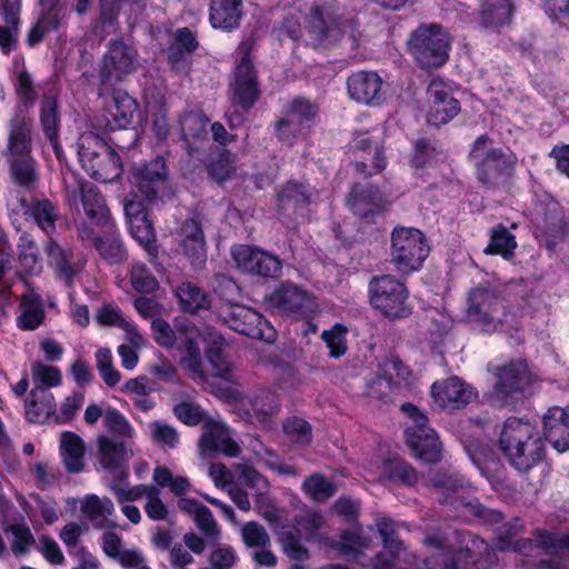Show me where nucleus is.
Instances as JSON below:
<instances>
[{
    "label": "nucleus",
    "instance_id": "1",
    "mask_svg": "<svg viewBox=\"0 0 569 569\" xmlns=\"http://www.w3.org/2000/svg\"><path fill=\"white\" fill-rule=\"evenodd\" d=\"M8 126V144L2 154L9 164L11 179L26 190H34L39 183V172L31 154L32 120L22 112H16Z\"/></svg>",
    "mask_w": 569,
    "mask_h": 569
},
{
    "label": "nucleus",
    "instance_id": "2",
    "mask_svg": "<svg viewBox=\"0 0 569 569\" xmlns=\"http://www.w3.org/2000/svg\"><path fill=\"white\" fill-rule=\"evenodd\" d=\"M499 446L509 463L520 472H528L545 458V442L529 422L511 417L502 427Z\"/></svg>",
    "mask_w": 569,
    "mask_h": 569
},
{
    "label": "nucleus",
    "instance_id": "3",
    "mask_svg": "<svg viewBox=\"0 0 569 569\" xmlns=\"http://www.w3.org/2000/svg\"><path fill=\"white\" fill-rule=\"evenodd\" d=\"M452 535L465 546L459 549L452 548L445 533H432L425 538L427 546L442 551V569H466L469 563L486 568L497 561L495 551L483 539L458 531H452Z\"/></svg>",
    "mask_w": 569,
    "mask_h": 569
},
{
    "label": "nucleus",
    "instance_id": "4",
    "mask_svg": "<svg viewBox=\"0 0 569 569\" xmlns=\"http://www.w3.org/2000/svg\"><path fill=\"white\" fill-rule=\"evenodd\" d=\"M490 138L481 134L472 143L469 158L475 163L478 181L486 188L505 186L513 176L517 157L512 152L491 148Z\"/></svg>",
    "mask_w": 569,
    "mask_h": 569
},
{
    "label": "nucleus",
    "instance_id": "5",
    "mask_svg": "<svg viewBox=\"0 0 569 569\" xmlns=\"http://www.w3.org/2000/svg\"><path fill=\"white\" fill-rule=\"evenodd\" d=\"M466 317L481 331L503 330L513 322V313L506 311L497 287L472 288L467 298Z\"/></svg>",
    "mask_w": 569,
    "mask_h": 569
},
{
    "label": "nucleus",
    "instance_id": "6",
    "mask_svg": "<svg viewBox=\"0 0 569 569\" xmlns=\"http://www.w3.org/2000/svg\"><path fill=\"white\" fill-rule=\"evenodd\" d=\"M131 176L136 191H133V198L124 203L129 223L130 220L138 217L146 218L144 203H152L163 191L168 179L166 160L163 157L157 156L143 166L134 167Z\"/></svg>",
    "mask_w": 569,
    "mask_h": 569
},
{
    "label": "nucleus",
    "instance_id": "7",
    "mask_svg": "<svg viewBox=\"0 0 569 569\" xmlns=\"http://www.w3.org/2000/svg\"><path fill=\"white\" fill-rule=\"evenodd\" d=\"M371 307L390 320L406 319L412 313L409 291L395 276L373 277L369 282Z\"/></svg>",
    "mask_w": 569,
    "mask_h": 569
},
{
    "label": "nucleus",
    "instance_id": "8",
    "mask_svg": "<svg viewBox=\"0 0 569 569\" xmlns=\"http://www.w3.org/2000/svg\"><path fill=\"white\" fill-rule=\"evenodd\" d=\"M450 36L439 24H421L410 36L409 52L422 69L443 66L449 58Z\"/></svg>",
    "mask_w": 569,
    "mask_h": 569
},
{
    "label": "nucleus",
    "instance_id": "9",
    "mask_svg": "<svg viewBox=\"0 0 569 569\" xmlns=\"http://www.w3.org/2000/svg\"><path fill=\"white\" fill-rule=\"evenodd\" d=\"M429 251L427 239L419 229L396 227L391 232L390 261L398 273L408 276L418 271Z\"/></svg>",
    "mask_w": 569,
    "mask_h": 569
},
{
    "label": "nucleus",
    "instance_id": "10",
    "mask_svg": "<svg viewBox=\"0 0 569 569\" xmlns=\"http://www.w3.org/2000/svg\"><path fill=\"white\" fill-rule=\"evenodd\" d=\"M495 381L489 395L493 407H513L523 397L525 389L530 383L528 366L521 360H511L501 366L493 367Z\"/></svg>",
    "mask_w": 569,
    "mask_h": 569
},
{
    "label": "nucleus",
    "instance_id": "11",
    "mask_svg": "<svg viewBox=\"0 0 569 569\" xmlns=\"http://www.w3.org/2000/svg\"><path fill=\"white\" fill-rule=\"evenodd\" d=\"M251 42L243 41L238 48L239 58L230 81V99L234 107L247 113L260 97L258 72L251 61Z\"/></svg>",
    "mask_w": 569,
    "mask_h": 569
},
{
    "label": "nucleus",
    "instance_id": "12",
    "mask_svg": "<svg viewBox=\"0 0 569 569\" xmlns=\"http://www.w3.org/2000/svg\"><path fill=\"white\" fill-rule=\"evenodd\" d=\"M139 53L122 39L110 40L99 63V78L102 89H109L126 80L137 71Z\"/></svg>",
    "mask_w": 569,
    "mask_h": 569
},
{
    "label": "nucleus",
    "instance_id": "13",
    "mask_svg": "<svg viewBox=\"0 0 569 569\" xmlns=\"http://www.w3.org/2000/svg\"><path fill=\"white\" fill-rule=\"evenodd\" d=\"M401 410L412 420L407 427V443L412 455L427 463H437L441 459L442 446L436 432L428 428V418L413 403L406 402Z\"/></svg>",
    "mask_w": 569,
    "mask_h": 569
},
{
    "label": "nucleus",
    "instance_id": "14",
    "mask_svg": "<svg viewBox=\"0 0 569 569\" xmlns=\"http://www.w3.org/2000/svg\"><path fill=\"white\" fill-rule=\"evenodd\" d=\"M319 104L303 97L290 101L274 123L276 137L292 144L296 138L307 136L319 116Z\"/></svg>",
    "mask_w": 569,
    "mask_h": 569
},
{
    "label": "nucleus",
    "instance_id": "15",
    "mask_svg": "<svg viewBox=\"0 0 569 569\" xmlns=\"http://www.w3.org/2000/svg\"><path fill=\"white\" fill-rule=\"evenodd\" d=\"M231 256L242 272L261 278L276 279L282 271V260L263 249L248 244L232 248Z\"/></svg>",
    "mask_w": 569,
    "mask_h": 569
},
{
    "label": "nucleus",
    "instance_id": "16",
    "mask_svg": "<svg viewBox=\"0 0 569 569\" xmlns=\"http://www.w3.org/2000/svg\"><path fill=\"white\" fill-rule=\"evenodd\" d=\"M346 24L338 21L329 10L313 6L306 16L305 31L313 46L328 47L342 38Z\"/></svg>",
    "mask_w": 569,
    "mask_h": 569
},
{
    "label": "nucleus",
    "instance_id": "17",
    "mask_svg": "<svg viewBox=\"0 0 569 569\" xmlns=\"http://www.w3.org/2000/svg\"><path fill=\"white\" fill-rule=\"evenodd\" d=\"M221 317L226 325L232 330L252 339L270 340L271 335H266L270 330L268 321L256 310L236 305L227 307L221 311Z\"/></svg>",
    "mask_w": 569,
    "mask_h": 569
},
{
    "label": "nucleus",
    "instance_id": "18",
    "mask_svg": "<svg viewBox=\"0 0 569 569\" xmlns=\"http://www.w3.org/2000/svg\"><path fill=\"white\" fill-rule=\"evenodd\" d=\"M430 109L428 122L439 127L448 123L460 111L459 101L452 97L448 84L440 79H432L427 89Z\"/></svg>",
    "mask_w": 569,
    "mask_h": 569
},
{
    "label": "nucleus",
    "instance_id": "19",
    "mask_svg": "<svg viewBox=\"0 0 569 569\" xmlns=\"http://www.w3.org/2000/svg\"><path fill=\"white\" fill-rule=\"evenodd\" d=\"M266 301L271 309L288 315H305L311 305L308 292L292 282H282Z\"/></svg>",
    "mask_w": 569,
    "mask_h": 569
},
{
    "label": "nucleus",
    "instance_id": "20",
    "mask_svg": "<svg viewBox=\"0 0 569 569\" xmlns=\"http://www.w3.org/2000/svg\"><path fill=\"white\" fill-rule=\"evenodd\" d=\"M435 402L442 409L453 411L466 407L475 398L473 390L458 377L435 382L431 388Z\"/></svg>",
    "mask_w": 569,
    "mask_h": 569
},
{
    "label": "nucleus",
    "instance_id": "21",
    "mask_svg": "<svg viewBox=\"0 0 569 569\" xmlns=\"http://www.w3.org/2000/svg\"><path fill=\"white\" fill-rule=\"evenodd\" d=\"M80 198L83 210L88 219L98 227L110 226L113 220L110 210L106 204V200L99 189L91 182H80L76 189L69 194V200L74 201Z\"/></svg>",
    "mask_w": 569,
    "mask_h": 569
},
{
    "label": "nucleus",
    "instance_id": "22",
    "mask_svg": "<svg viewBox=\"0 0 569 569\" xmlns=\"http://www.w3.org/2000/svg\"><path fill=\"white\" fill-rule=\"evenodd\" d=\"M199 47L196 34L189 28H179L173 33L166 50L170 68L177 73H187L191 56Z\"/></svg>",
    "mask_w": 569,
    "mask_h": 569
},
{
    "label": "nucleus",
    "instance_id": "23",
    "mask_svg": "<svg viewBox=\"0 0 569 569\" xmlns=\"http://www.w3.org/2000/svg\"><path fill=\"white\" fill-rule=\"evenodd\" d=\"M98 446L102 467L114 471L120 481L124 480L128 477V461L133 456L129 441L100 437Z\"/></svg>",
    "mask_w": 569,
    "mask_h": 569
},
{
    "label": "nucleus",
    "instance_id": "24",
    "mask_svg": "<svg viewBox=\"0 0 569 569\" xmlns=\"http://www.w3.org/2000/svg\"><path fill=\"white\" fill-rule=\"evenodd\" d=\"M347 203L356 216L371 221L375 216L383 211L387 201L377 187L362 188L355 184L348 196Z\"/></svg>",
    "mask_w": 569,
    "mask_h": 569
},
{
    "label": "nucleus",
    "instance_id": "25",
    "mask_svg": "<svg viewBox=\"0 0 569 569\" xmlns=\"http://www.w3.org/2000/svg\"><path fill=\"white\" fill-rule=\"evenodd\" d=\"M347 86L350 97L357 102L375 104L382 99V79L377 72H355L348 78Z\"/></svg>",
    "mask_w": 569,
    "mask_h": 569
},
{
    "label": "nucleus",
    "instance_id": "26",
    "mask_svg": "<svg viewBox=\"0 0 569 569\" xmlns=\"http://www.w3.org/2000/svg\"><path fill=\"white\" fill-rule=\"evenodd\" d=\"M543 435L557 451L569 449V408L553 407L546 412Z\"/></svg>",
    "mask_w": 569,
    "mask_h": 569
},
{
    "label": "nucleus",
    "instance_id": "27",
    "mask_svg": "<svg viewBox=\"0 0 569 569\" xmlns=\"http://www.w3.org/2000/svg\"><path fill=\"white\" fill-rule=\"evenodd\" d=\"M242 16V0H210L209 2V22L214 29L232 31L240 26Z\"/></svg>",
    "mask_w": 569,
    "mask_h": 569
},
{
    "label": "nucleus",
    "instance_id": "28",
    "mask_svg": "<svg viewBox=\"0 0 569 569\" xmlns=\"http://www.w3.org/2000/svg\"><path fill=\"white\" fill-rule=\"evenodd\" d=\"M180 246L194 268L206 262V241L200 223L190 219L183 222L180 230Z\"/></svg>",
    "mask_w": 569,
    "mask_h": 569
},
{
    "label": "nucleus",
    "instance_id": "29",
    "mask_svg": "<svg viewBox=\"0 0 569 569\" xmlns=\"http://www.w3.org/2000/svg\"><path fill=\"white\" fill-rule=\"evenodd\" d=\"M372 147H375V156L371 164L366 161H357L355 163L357 172L366 178L377 174L386 168L387 161L383 150L369 132H356L350 143V149L359 152H367Z\"/></svg>",
    "mask_w": 569,
    "mask_h": 569
},
{
    "label": "nucleus",
    "instance_id": "30",
    "mask_svg": "<svg viewBox=\"0 0 569 569\" xmlns=\"http://www.w3.org/2000/svg\"><path fill=\"white\" fill-rule=\"evenodd\" d=\"M19 207L24 214H30L37 226L47 234L56 230V222L59 218L57 206L47 198H32L30 202L24 197L17 199Z\"/></svg>",
    "mask_w": 569,
    "mask_h": 569
},
{
    "label": "nucleus",
    "instance_id": "31",
    "mask_svg": "<svg viewBox=\"0 0 569 569\" xmlns=\"http://www.w3.org/2000/svg\"><path fill=\"white\" fill-rule=\"evenodd\" d=\"M540 548L546 549L548 555L563 560L569 556V535H546L541 538L540 545L531 539L513 540L510 549L525 556H532Z\"/></svg>",
    "mask_w": 569,
    "mask_h": 569
},
{
    "label": "nucleus",
    "instance_id": "32",
    "mask_svg": "<svg viewBox=\"0 0 569 569\" xmlns=\"http://www.w3.org/2000/svg\"><path fill=\"white\" fill-rule=\"evenodd\" d=\"M80 511L96 529L116 528V523L108 519L114 513L113 502L108 497L86 496L81 501Z\"/></svg>",
    "mask_w": 569,
    "mask_h": 569
},
{
    "label": "nucleus",
    "instance_id": "33",
    "mask_svg": "<svg viewBox=\"0 0 569 569\" xmlns=\"http://www.w3.org/2000/svg\"><path fill=\"white\" fill-rule=\"evenodd\" d=\"M103 233L97 239L96 250L99 256L110 264H120L128 259V252L120 238L114 222L110 226H102Z\"/></svg>",
    "mask_w": 569,
    "mask_h": 569
},
{
    "label": "nucleus",
    "instance_id": "34",
    "mask_svg": "<svg viewBox=\"0 0 569 569\" xmlns=\"http://www.w3.org/2000/svg\"><path fill=\"white\" fill-rule=\"evenodd\" d=\"M26 418L32 423H43L56 413V400L43 387H34L26 401Z\"/></svg>",
    "mask_w": 569,
    "mask_h": 569
},
{
    "label": "nucleus",
    "instance_id": "35",
    "mask_svg": "<svg viewBox=\"0 0 569 569\" xmlns=\"http://www.w3.org/2000/svg\"><path fill=\"white\" fill-rule=\"evenodd\" d=\"M512 12L511 0H480V23L486 29L499 31L510 23Z\"/></svg>",
    "mask_w": 569,
    "mask_h": 569
},
{
    "label": "nucleus",
    "instance_id": "36",
    "mask_svg": "<svg viewBox=\"0 0 569 569\" xmlns=\"http://www.w3.org/2000/svg\"><path fill=\"white\" fill-rule=\"evenodd\" d=\"M84 441L74 432L64 431L60 437V455L68 472L79 473L84 470Z\"/></svg>",
    "mask_w": 569,
    "mask_h": 569
},
{
    "label": "nucleus",
    "instance_id": "37",
    "mask_svg": "<svg viewBox=\"0 0 569 569\" xmlns=\"http://www.w3.org/2000/svg\"><path fill=\"white\" fill-rule=\"evenodd\" d=\"M110 147L106 141L93 132H84L78 140V154L80 161L88 173L91 170L97 172L100 168L97 162L100 161L102 156L108 154Z\"/></svg>",
    "mask_w": 569,
    "mask_h": 569
},
{
    "label": "nucleus",
    "instance_id": "38",
    "mask_svg": "<svg viewBox=\"0 0 569 569\" xmlns=\"http://www.w3.org/2000/svg\"><path fill=\"white\" fill-rule=\"evenodd\" d=\"M44 252L48 256L49 263L54 268L58 278L66 282L68 287L73 283L78 268L71 263L72 252L63 249L53 239H49L44 246Z\"/></svg>",
    "mask_w": 569,
    "mask_h": 569
},
{
    "label": "nucleus",
    "instance_id": "39",
    "mask_svg": "<svg viewBox=\"0 0 569 569\" xmlns=\"http://www.w3.org/2000/svg\"><path fill=\"white\" fill-rule=\"evenodd\" d=\"M312 190L306 182L288 181L277 191L278 206L283 211H297L310 203Z\"/></svg>",
    "mask_w": 569,
    "mask_h": 569
},
{
    "label": "nucleus",
    "instance_id": "40",
    "mask_svg": "<svg viewBox=\"0 0 569 569\" xmlns=\"http://www.w3.org/2000/svg\"><path fill=\"white\" fill-rule=\"evenodd\" d=\"M208 123L209 118L202 110L191 109L183 111L178 120L181 138L189 143L206 140Z\"/></svg>",
    "mask_w": 569,
    "mask_h": 569
},
{
    "label": "nucleus",
    "instance_id": "41",
    "mask_svg": "<svg viewBox=\"0 0 569 569\" xmlns=\"http://www.w3.org/2000/svg\"><path fill=\"white\" fill-rule=\"evenodd\" d=\"M199 447L203 452L221 451L229 457H237L240 452L239 446L230 439L227 430L216 422L203 433Z\"/></svg>",
    "mask_w": 569,
    "mask_h": 569
},
{
    "label": "nucleus",
    "instance_id": "42",
    "mask_svg": "<svg viewBox=\"0 0 569 569\" xmlns=\"http://www.w3.org/2000/svg\"><path fill=\"white\" fill-rule=\"evenodd\" d=\"M40 123L44 136L52 144L56 154L59 157L60 147L58 143V132L60 127V118L58 112L57 99L46 94L40 108Z\"/></svg>",
    "mask_w": 569,
    "mask_h": 569
},
{
    "label": "nucleus",
    "instance_id": "43",
    "mask_svg": "<svg viewBox=\"0 0 569 569\" xmlns=\"http://www.w3.org/2000/svg\"><path fill=\"white\" fill-rule=\"evenodd\" d=\"M18 317V327L22 330H36L44 320V310L41 298L36 293L23 295Z\"/></svg>",
    "mask_w": 569,
    "mask_h": 569
},
{
    "label": "nucleus",
    "instance_id": "44",
    "mask_svg": "<svg viewBox=\"0 0 569 569\" xmlns=\"http://www.w3.org/2000/svg\"><path fill=\"white\" fill-rule=\"evenodd\" d=\"M176 295L184 312L196 313L200 310H207L211 306L208 295L191 282L181 283L177 288Z\"/></svg>",
    "mask_w": 569,
    "mask_h": 569
},
{
    "label": "nucleus",
    "instance_id": "45",
    "mask_svg": "<svg viewBox=\"0 0 569 569\" xmlns=\"http://www.w3.org/2000/svg\"><path fill=\"white\" fill-rule=\"evenodd\" d=\"M371 547L372 539L370 537L363 536L358 531H346L341 535V541L338 550L345 559L349 561H358L362 566H367L361 558L363 551Z\"/></svg>",
    "mask_w": 569,
    "mask_h": 569
},
{
    "label": "nucleus",
    "instance_id": "46",
    "mask_svg": "<svg viewBox=\"0 0 569 569\" xmlns=\"http://www.w3.org/2000/svg\"><path fill=\"white\" fill-rule=\"evenodd\" d=\"M0 10L6 21V26L0 27V48L3 53L9 54L17 43L20 0H17V8L11 11L4 1H0Z\"/></svg>",
    "mask_w": 569,
    "mask_h": 569
},
{
    "label": "nucleus",
    "instance_id": "47",
    "mask_svg": "<svg viewBox=\"0 0 569 569\" xmlns=\"http://www.w3.org/2000/svg\"><path fill=\"white\" fill-rule=\"evenodd\" d=\"M500 291V297L503 302H509L525 309L530 305L533 289L525 279L511 280L501 287H497Z\"/></svg>",
    "mask_w": 569,
    "mask_h": 569
},
{
    "label": "nucleus",
    "instance_id": "48",
    "mask_svg": "<svg viewBox=\"0 0 569 569\" xmlns=\"http://www.w3.org/2000/svg\"><path fill=\"white\" fill-rule=\"evenodd\" d=\"M223 339L220 335H212V343L206 351V357L213 369L216 377L222 378L227 381H232V368L224 357L222 349Z\"/></svg>",
    "mask_w": 569,
    "mask_h": 569
},
{
    "label": "nucleus",
    "instance_id": "49",
    "mask_svg": "<svg viewBox=\"0 0 569 569\" xmlns=\"http://www.w3.org/2000/svg\"><path fill=\"white\" fill-rule=\"evenodd\" d=\"M516 248L517 242L515 236L511 234L502 223H499L491 229L490 243L485 249V252L489 254H501L505 259H508L513 256Z\"/></svg>",
    "mask_w": 569,
    "mask_h": 569
},
{
    "label": "nucleus",
    "instance_id": "50",
    "mask_svg": "<svg viewBox=\"0 0 569 569\" xmlns=\"http://www.w3.org/2000/svg\"><path fill=\"white\" fill-rule=\"evenodd\" d=\"M251 411H248L249 418H256L258 421L266 422L277 410L278 399L274 392L270 390H259L249 400Z\"/></svg>",
    "mask_w": 569,
    "mask_h": 569
},
{
    "label": "nucleus",
    "instance_id": "51",
    "mask_svg": "<svg viewBox=\"0 0 569 569\" xmlns=\"http://www.w3.org/2000/svg\"><path fill=\"white\" fill-rule=\"evenodd\" d=\"M302 490L312 500L325 502L336 493L337 486L326 479L323 475L312 473L302 482Z\"/></svg>",
    "mask_w": 569,
    "mask_h": 569
},
{
    "label": "nucleus",
    "instance_id": "52",
    "mask_svg": "<svg viewBox=\"0 0 569 569\" xmlns=\"http://www.w3.org/2000/svg\"><path fill=\"white\" fill-rule=\"evenodd\" d=\"M432 486L446 496L443 499H439L442 503H451L452 499L457 496L465 498L459 495V491L463 488L462 480L458 475L447 471H437L430 478Z\"/></svg>",
    "mask_w": 569,
    "mask_h": 569
},
{
    "label": "nucleus",
    "instance_id": "53",
    "mask_svg": "<svg viewBox=\"0 0 569 569\" xmlns=\"http://www.w3.org/2000/svg\"><path fill=\"white\" fill-rule=\"evenodd\" d=\"M129 229L132 237L146 249V251L156 257L158 248L156 246V234L152 223L146 218H136L130 220Z\"/></svg>",
    "mask_w": 569,
    "mask_h": 569
},
{
    "label": "nucleus",
    "instance_id": "54",
    "mask_svg": "<svg viewBox=\"0 0 569 569\" xmlns=\"http://www.w3.org/2000/svg\"><path fill=\"white\" fill-rule=\"evenodd\" d=\"M97 164L100 167L97 169V172L91 170L89 173L96 180L112 182L119 179L122 174L120 157L111 148L108 149V154L102 156Z\"/></svg>",
    "mask_w": 569,
    "mask_h": 569
},
{
    "label": "nucleus",
    "instance_id": "55",
    "mask_svg": "<svg viewBox=\"0 0 569 569\" xmlns=\"http://www.w3.org/2000/svg\"><path fill=\"white\" fill-rule=\"evenodd\" d=\"M138 106L136 101L124 92L113 94V107L111 116L120 128H126L134 118Z\"/></svg>",
    "mask_w": 569,
    "mask_h": 569
},
{
    "label": "nucleus",
    "instance_id": "56",
    "mask_svg": "<svg viewBox=\"0 0 569 569\" xmlns=\"http://www.w3.org/2000/svg\"><path fill=\"white\" fill-rule=\"evenodd\" d=\"M383 476L391 481L412 486L418 481L416 470L405 460L395 458L385 462Z\"/></svg>",
    "mask_w": 569,
    "mask_h": 569
},
{
    "label": "nucleus",
    "instance_id": "57",
    "mask_svg": "<svg viewBox=\"0 0 569 569\" xmlns=\"http://www.w3.org/2000/svg\"><path fill=\"white\" fill-rule=\"evenodd\" d=\"M452 507L456 510L460 508H466L469 510L471 515L479 518L482 522L488 525H497L500 523L503 519L502 513L500 511L487 508L480 505L477 500L471 501L466 498H461L459 496L455 497L451 501Z\"/></svg>",
    "mask_w": 569,
    "mask_h": 569
},
{
    "label": "nucleus",
    "instance_id": "58",
    "mask_svg": "<svg viewBox=\"0 0 569 569\" xmlns=\"http://www.w3.org/2000/svg\"><path fill=\"white\" fill-rule=\"evenodd\" d=\"M413 556L407 550H383L376 553L373 559H370L372 569H402L405 566L412 563Z\"/></svg>",
    "mask_w": 569,
    "mask_h": 569
},
{
    "label": "nucleus",
    "instance_id": "59",
    "mask_svg": "<svg viewBox=\"0 0 569 569\" xmlns=\"http://www.w3.org/2000/svg\"><path fill=\"white\" fill-rule=\"evenodd\" d=\"M130 282L138 292L152 293L158 290L159 282L146 263L136 262L130 269Z\"/></svg>",
    "mask_w": 569,
    "mask_h": 569
},
{
    "label": "nucleus",
    "instance_id": "60",
    "mask_svg": "<svg viewBox=\"0 0 569 569\" xmlns=\"http://www.w3.org/2000/svg\"><path fill=\"white\" fill-rule=\"evenodd\" d=\"M396 386H398V381L381 371V366H379L378 371L367 381V395L372 399L383 400Z\"/></svg>",
    "mask_w": 569,
    "mask_h": 569
},
{
    "label": "nucleus",
    "instance_id": "61",
    "mask_svg": "<svg viewBox=\"0 0 569 569\" xmlns=\"http://www.w3.org/2000/svg\"><path fill=\"white\" fill-rule=\"evenodd\" d=\"M376 527L382 539L383 549L392 550V552L407 549L403 542L398 538L397 523L393 520L387 517H380L376 520Z\"/></svg>",
    "mask_w": 569,
    "mask_h": 569
},
{
    "label": "nucleus",
    "instance_id": "62",
    "mask_svg": "<svg viewBox=\"0 0 569 569\" xmlns=\"http://www.w3.org/2000/svg\"><path fill=\"white\" fill-rule=\"evenodd\" d=\"M283 431L291 441L307 446L312 440L311 425L298 417L288 418L283 422Z\"/></svg>",
    "mask_w": 569,
    "mask_h": 569
},
{
    "label": "nucleus",
    "instance_id": "63",
    "mask_svg": "<svg viewBox=\"0 0 569 569\" xmlns=\"http://www.w3.org/2000/svg\"><path fill=\"white\" fill-rule=\"evenodd\" d=\"M31 373L34 387H43L44 390H48L61 383V372L57 367L36 361L31 366Z\"/></svg>",
    "mask_w": 569,
    "mask_h": 569
},
{
    "label": "nucleus",
    "instance_id": "64",
    "mask_svg": "<svg viewBox=\"0 0 569 569\" xmlns=\"http://www.w3.org/2000/svg\"><path fill=\"white\" fill-rule=\"evenodd\" d=\"M152 440L161 448L173 449L179 442L178 431L163 421H153L149 426Z\"/></svg>",
    "mask_w": 569,
    "mask_h": 569
}]
</instances>
